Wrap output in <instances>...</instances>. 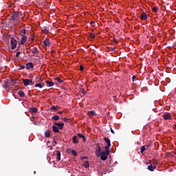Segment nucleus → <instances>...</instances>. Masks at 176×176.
Wrapping results in <instances>:
<instances>
[{"mask_svg":"<svg viewBox=\"0 0 176 176\" xmlns=\"http://www.w3.org/2000/svg\"><path fill=\"white\" fill-rule=\"evenodd\" d=\"M21 12L20 11L14 12V14L10 17V20H12V21H19L20 20V15Z\"/></svg>","mask_w":176,"mask_h":176,"instance_id":"f257e3e1","label":"nucleus"},{"mask_svg":"<svg viewBox=\"0 0 176 176\" xmlns=\"http://www.w3.org/2000/svg\"><path fill=\"white\" fill-rule=\"evenodd\" d=\"M110 152L111 151L109 149H105V151H103L101 153H100L99 155L101 160H107V159H108V155H109Z\"/></svg>","mask_w":176,"mask_h":176,"instance_id":"f03ea898","label":"nucleus"},{"mask_svg":"<svg viewBox=\"0 0 176 176\" xmlns=\"http://www.w3.org/2000/svg\"><path fill=\"white\" fill-rule=\"evenodd\" d=\"M11 43V49L14 50L16 49V46H17V41L14 38H12L10 40Z\"/></svg>","mask_w":176,"mask_h":176,"instance_id":"7ed1b4c3","label":"nucleus"},{"mask_svg":"<svg viewBox=\"0 0 176 176\" xmlns=\"http://www.w3.org/2000/svg\"><path fill=\"white\" fill-rule=\"evenodd\" d=\"M23 81L25 86H30V85H34L32 79H23Z\"/></svg>","mask_w":176,"mask_h":176,"instance_id":"20e7f679","label":"nucleus"},{"mask_svg":"<svg viewBox=\"0 0 176 176\" xmlns=\"http://www.w3.org/2000/svg\"><path fill=\"white\" fill-rule=\"evenodd\" d=\"M100 153H101V147L100 146V144L98 143L96 147V155L97 157H100Z\"/></svg>","mask_w":176,"mask_h":176,"instance_id":"39448f33","label":"nucleus"},{"mask_svg":"<svg viewBox=\"0 0 176 176\" xmlns=\"http://www.w3.org/2000/svg\"><path fill=\"white\" fill-rule=\"evenodd\" d=\"M104 142L107 144V146H104L105 149H109L111 148V140H109V138H104Z\"/></svg>","mask_w":176,"mask_h":176,"instance_id":"423d86ee","label":"nucleus"},{"mask_svg":"<svg viewBox=\"0 0 176 176\" xmlns=\"http://www.w3.org/2000/svg\"><path fill=\"white\" fill-rule=\"evenodd\" d=\"M163 118L165 120H171V119H173V116H171V113H166L163 116Z\"/></svg>","mask_w":176,"mask_h":176,"instance_id":"0eeeda50","label":"nucleus"},{"mask_svg":"<svg viewBox=\"0 0 176 176\" xmlns=\"http://www.w3.org/2000/svg\"><path fill=\"white\" fill-rule=\"evenodd\" d=\"M55 126L59 127V130H63L64 129V123L63 122H54Z\"/></svg>","mask_w":176,"mask_h":176,"instance_id":"6e6552de","label":"nucleus"},{"mask_svg":"<svg viewBox=\"0 0 176 176\" xmlns=\"http://www.w3.org/2000/svg\"><path fill=\"white\" fill-rule=\"evenodd\" d=\"M140 19L141 20H146V19H148V15H146V13L142 12L140 14Z\"/></svg>","mask_w":176,"mask_h":176,"instance_id":"1a4fd4ad","label":"nucleus"},{"mask_svg":"<svg viewBox=\"0 0 176 176\" xmlns=\"http://www.w3.org/2000/svg\"><path fill=\"white\" fill-rule=\"evenodd\" d=\"M56 160L58 162H60V160H61V153L58 151H56Z\"/></svg>","mask_w":176,"mask_h":176,"instance_id":"9d476101","label":"nucleus"},{"mask_svg":"<svg viewBox=\"0 0 176 176\" xmlns=\"http://www.w3.org/2000/svg\"><path fill=\"white\" fill-rule=\"evenodd\" d=\"M30 113H38V108L36 107L31 108L30 109Z\"/></svg>","mask_w":176,"mask_h":176,"instance_id":"9b49d317","label":"nucleus"},{"mask_svg":"<svg viewBox=\"0 0 176 176\" xmlns=\"http://www.w3.org/2000/svg\"><path fill=\"white\" fill-rule=\"evenodd\" d=\"M41 31L44 34H47V32H49V28L44 26L43 28H42Z\"/></svg>","mask_w":176,"mask_h":176,"instance_id":"f8f14e48","label":"nucleus"},{"mask_svg":"<svg viewBox=\"0 0 176 176\" xmlns=\"http://www.w3.org/2000/svg\"><path fill=\"white\" fill-rule=\"evenodd\" d=\"M27 69H31V68H34V64L32 63H28L26 64Z\"/></svg>","mask_w":176,"mask_h":176,"instance_id":"ddd939ff","label":"nucleus"},{"mask_svg":"<svg viewBox=\"0 0 176 176\" xmlns=\"http://www.w3.org/2000/svg\"><path fill=\"white\" fill-rule=\"evenodd\" d=\"M44 46H50V42L49 41V39L48 38H46L43 41V42Z\"/></svg>","mask_w":176,"mask_h":176,"instance_id":"4468645a","label":"nucleus"},{"mask_svg":"<svg viewBox=\"0 0 176 176\" xmlns=\"http://www.w3.org/2000/svg\"><path fill=\"white\" fill-rule=\"evenodd\" d=\"M147 168H148V170H149V171H155V168H156V166L151 164V165L148 166Z\"/></svg>","mask_w":176,"mask_h":176,"instance_id":"2eb2a0df","label":"nucleus"},{"mask_svg":"<svg viewBox=\"0 0 176 176\" xmlns=\"http://www.w3.org/2000/svg\"><path fill=\"white\" fill-rule=\"evenodd\" d=\"M27 42V36H22L21 40V45H24Z\"/></svg>","mask_w":176,"mask_h":176,"instance_id":"dca6fc26","label":"nucleus"},{"mask_svg":"<svg viewBox=\"0 0 176 176\" xmlns=\"http://www.w3.org/2000/svg\"><path fill=\"white\" fill-rule=\"evenodd\" d=\"M72 142L73 144H78V136L76 135H74L73 136V138H72Z\"/></svg>","mask_w":176,"mask_h":176,"instance_id":"f3484780","label":"nucleus"},{"mask_svg":"<svg viewBox=\"0 0 176 176\" xmlns=\"http://www.w3.org/2000/svg\"><path fill=\"white\" fill-rule=\"evenodd\" d=\"M77 135L79 137V138L83 139V142H86V138H85V135H83L82 133H78Z\"/></svg>","mask_w":176,"mask_h":176,"instance_id":"a211bd4d","label":"nucleus"},{"mask_svg":"<svg viewBox=\"0 0 176 176\" xmlns=\"http://www.w3.org/2000/svg\"><path fill=\"white\" fill-rule=\"evenodd\" d=\"M52 129L54 133H60V130H58V128L54 125L52 126Z\"/></svg>","mask_w":176,"mask_h":176,"instance_id":"6ab92c4d","label":"nucleus"},{"mask_svg":"<svg viewBox=\"0 0 176 176\" xmlns=\"http://www.w3.org/2000/svg\"><path fill=\"white\" fill-rule=\"evenodd\" d=\"M48 87H52L54 83L51 81H45Z\"/></svg>","mask_w":176,"mask_h":176,"instance_id":"aec40b11","label":"nucleus"},{"mask_svg":"<svg viewBox=\"0 0 176 176\" xmlns=\"http://www.w3.org/2000/svg\"><path fill=\"white\" fill-rule=\"evenodd\" d=\"M25 34H26V30L25 29H22L21 30V36H25Z\"/></svg>","mask_w":176,"mask_h":176,"instance_id":"412c9836","label":"nucleus"},{"mask_svg":"<svg viewBox=\"0 0 176 176\" xmlns=\"http://www.w3.org/2000/svg\"><path fill=\"white\" fill-rule=\"evenodd\" d=\"M39 53V51L38 50V48L34 47L32 50V54H38Z\"/></svg>","mask_w":176,"mask_h":176,"instance_id":"4be33fe9","label":"nucleus"},{"mask_svg":"<svg viewBox=\"0 0 176 176\" xmlns=\"http://www.w3.org/2000/svg\"><path fill=\"white\" fill-rule=\"evenodd\" d=\"M45 135L47 138H50V131H47L45 132Z\"/></svg>","mask_w":176,"mask_h":176,"instance_id":"5701e85b","label":"nucleus"},{"mask_svg":"<svg viewBox=\"0 0 176 176\" xmlns=\"http://www.w3.org/2000/svg\"><path fill=\"white\" fill-rule=\"evenodd\" d=\"M55 80H56V82H58V83H60V85H61V83H63L64 82L63 80L60 79V78H58V77L56 78Z\"/></svg>","mask_w":176,"mask_h":176,"instance_id":"b1692460","label":"nucleus"},{"mask_svg":"<svg viewBox=\"0 0 176 176\" xmlns=\"http://www.w3.org/2000/svg\"><path fill=\"white\" fill-rule=\"evenodd\" d=\"M146 151V148H145V146H143L140 148V153L142 155L144 153V151Z\"/></svg>","mask_w":176,"mask_h":176,"instance_id":"393cba45","label":"nucleus"},{"mask_svg":"<svg viewBox=\"0 0 176 176\" xmlns=\"http://www.w3.org/2000/svg\"><path fill=\"white\" fill-rule=\"evenodd\" d=\"M17 79L13 80V79H10V83L12 85H16V83H17Z\"/></svg>","mask_w":176,"mask_h":176,"instance_id":"a878e982","label":"nucleus"},{"mask_svg":"<svg viewBox=\"0 0 176 176\" xmlns=\"http://www.w3.org/2000/svg\"><path fill=\"white\" fill-rule=\"evenodd\" d=\"M88 115H91V116H95L96 115V111H90L88 112Z\"/></svg>","mask_w":176,"mask_h":176,"instance_id":"bb28decb","label":"nucleus"},{"mask_svg":"<svg viewBox=\"0 0 176 176\" xmlns=\"http://www.w3.org/2000/svg\"><path fill=\"white\" fill-rule=\"evenodd\" d=\"M52 119L53 120L56 121V120H58V119H60V117L58 116H52Z\"/></svg>","mask_w":176,"mask_h":176,"instance_id":"cd10ccee","label":"nucleus"},{"mask_svg":"<svg viewBox=\"0 0 176 176\" xmlns=\"http://www.w3.org/2000/svg\"><path fill=\"white\" fill-rule=\"evenodd\" d=\"M41 80H41V78L38 77V76H37V77L36 78L35 82H36V84H37V83H41Z\"/></svg>","mask_w":176,"mask_h":176,"instance_id":"c85d7f7f","label":"nucleus"},{"mask_svg":"<svg viewBox=\"0 0 176 176\" xmlns=\"http://www.w3.org/2000/svg\"><path fill=\"white\" fill-rule=\"evenodd\" d=\"M34 86L35 87H39L40 89H42V87H42V84H41L40 82L36 84Z\"/></svg>","mask_w":176,"mask_h":176,"instance_id":"c756f323","label":"nucleus"},{"mask_svg":"<svg viewBox=\"0 0 176 176\" xmlns=\"http://www.w3.org/2000/svg\"><path fill=\"white\" fill-rule=\"evenodd\" d=\"M19 94L20 97H24V96H25V94L23 91H19Z\"/></svg>","mask_w":176,"mask_h":176,"instance_id":"7c9ffc66","label":"nucleus"},{"mask_svg":"<svg viewBox=\"0 0 176 176\" xmlns=\"http://www.w3.org/2000/svg\"><path fill=\"white\" fill-rule=\"evenodd\" d=\"M72 155H73V156H78V153L75 150H72Z\"/></svg>","mask_w":176,"mask_h":176,"instance_id":"2f4dec72","label":"nucleus"},{"mask_svg":"<svg viewBox=\"0 0 176 176\" xmlns=\"http://www.w3.org/2000/svg\"><path fill=\"white\" fill-rule=\"evenodd\" d=\"M89 36L92 38V39H94L96 38V34H94V33H89Z\"/></svg>","mask_w":176,"mask_h":176,"instance_id":"473e14b6","label":"nucleus"},{"mask_svg":"<svg viewBox=\"0 0 176 176\" xmlns=\"http://www.w3.org/2000/svg\"><path fill=\"white\" fill-rule=\"evenodd\" d=\"M157 9L158 8L155 6L153 7L152 10L154 12V13H157Z\"/></svg>","mask_w":176,"mask_h":176,"instance_id":"72a5a7b5","label":"nucleus"},{"mask_svg":"<svg viewBox=\"0 0 176 176\" xmlns=\"http://www.w3.org/2000/svg\"><path fill=\"white\" fill-rule=\"evenodd\" d=\"M51 109H52V111H57V108L55 107V106H52V107H51Z\"/></svg>","mask_w":176,"mask_h":176,"instance_id":"f704fd0d","label":"nucleus"},{"mask_svg":"<svg viewBox=\"0 0 176 176\" xmlns=\"http://www.w3.org/2000/svg\"><path fill=\"white\" fill-rule=\"evenodd\" d=\"M40 84L42 85L43 87V86H45V82L42 80L40 81Z\"/></svg>","mask_w":176,"mask_h":176,"instance_id":"c9c22d12","label":"nucleus"},{"mask_svg":"<svg viewBox=\"0 0 176 176\" xmlns=\"http://www.w3.org/2000/svg\"><path fill=\"white\" fill-rule=\"evenodd\" d=\"M24 68H25V65H20L19 67V69H24Z\"/></svg>","mask_w":176,"mask_h":176,"instance_id":"e433bc0d","label":"nucleus"},{"mask_svg":"<svg viewBox=\"0 0 176 176\" xmlns=\"http://www.w3.org/2000/svg\"><path fill=\"white\" fill-rule=\"evenodd\" d=\"M94 21H91L90 23H89V24H90V25H91L92 27H95V25H93V24H94Z\"/></svg>","mask_w":176,"mask_h":176,"instance_id":"4c0bfd02","label":"nucleus"},{"mask_svg":"<svg viewBox=\"0 0 176 176\" xmlns=\"http://www.w3.org/2000/svg\"><path fill=\"white\" fill-rule=\"evenodd\" d=\"M83 69H85V68L83 67V65H80V71H83Z\"/></svg>","mask_w":176,"mask_h":176,"instance_id":"58836bf2","label":"nucleus"},{"mask_svg":"<svg viewBox=\"0 0 176 176\" xmlns=\"http://www.w3.org/2000/svg\"><path fill=\"white\" fill-rule=\"evenodd\" d=\"M63 122H68V118H62Z\"/></svg>","mask_w":176,"mask_h":176,"instance_id":"ea45409f","label":"nucleus"},{"mask_svg":"<svg viewBox=\"0 0 176 176\" xmlns=\"http://www.w3.org/2000/svg\"><path fill=\"white\" fill-rule=\"evenodd\" d=\"M107 173H108L107 169L103 170V173H104V174H107Z\"/></svg>","mask_w":176,"mask_h":176,"instance_id":"a19ab883","label":"nucleus"},{"mask_svg":"<svg viewBox=\"0 0 176 176\" xmlns=\"http://www.w3.org/2000/svg\"><path fill=\"white\" fill-rule=\"evenodd\" d=\"M85 167H87V168H89V162H86Z\"/></svg>","mask_w":176,"mask_h":176,"instance_id":"79ce46f5","label":"nucleus"},{"mask_svg":"<svg viewBox=\"0 0 176 176\" xmlns=\"http://www.w3.org/2000/svg\"><path fill=\"white\" fill-rule=\"evenodd\" d=\"M20 56V52H17L16 54V57H19Z\"/></svg>","mask_w":176,"mask_h":176,"instance_id":"37998d69","label":"nucleus"},{"mask_svg":"<svg viewBox=\"0 0 176 176\" xmlns=\"http://www.w3.org/2000/svg\"><path fill=\"white\" fill-rule=\"evenodd\" d=\"M134 79H135V76H132V82H134Z\"/></svg>","mask_w":176,"mask_h":176,"instance_id":"c03bdc74","label":"nucleus"},{"mask_svg":"<svg viewBox=\"0 0 176 176\" xmlns=\"http://www.w3.org/2000/svg\"><path fill=\"white\" fill-rule=\"evenodd\" d=\"M113 41L115 43H118V41H116V38H113Z\"/></svg>","mask_w":176,"mask_h":176,"instance_id":"a18cd8bd","label":"nucleus"},{"mask_svg":"<svg viewBox=\"0 0 176 176\" xmlns=\"http://www.w3.org/2000/svg\"><path fill=\"white\" fill-rule=\"evenodd\" d=\"M52 145H53V146H56L57 145V142L55 141L54 143Z\"/></svg>","mask_w":176,"mask_h":176,"instance_id":"49530a36","label":"nucleus"},{"mask_svg":"<svg viewBox=\"0 0 176 176\" xmlns=\"http://www.w3.org/2000/svg\"><path fill=\"white\" fill-rule=\"evenodd\" d=\"M111 132L112 133V134H115V131H113V129H111Z\"/></svg>","mask_w":176,"mask_h":176,"instance_id":"de8ad7c7","label":"nucleus"},{"mask_svg":"<svg viewBox=\"0 0 176 176\" xmlns=\"http://www.w3.org/2000/svg\"><path fill=\"white\" fill-rule=\"evenodd\" d=\"M58 115H63V111L58 112Z\"/></svg>","mask_w":176,"mask_h":176,"instance_id":"09e8293b","label":"nucleus"},{"mask_svg":"<svg viewBox=\"0 0 176 176\" xmlns=\"http://www.w3.org/2000/svg\"><path fill=\"white\" fill-rule=\"evenodd\" d=\"M173 130H176V124L173 125Z\"/></svg>","mask_w":176,"mask_h":176,"instance_id":"8fccbe9b","label":"nucleus"},{"mask_svg":"<svg viewBox=\"0 0 176 176\" xmlns=\"http://www.w3.org/2000/svg\"><path fill=\"white\" fill-rule=\"evenodd\" d=\"M67 152L68 153H71V149H67Z\"/></svg>","mask_w":176,"mask_h":176,"instance_id":"3c124183","label":"nucleus"},{"mask_svg":"<svg viewBox=\"0 0 176 176\" xmlns=\"http://www.w3.org/2000/svg\"><path fill=\"white\" fill-rule=\"evenodd\" d=\"M34 39H35V37L32 36V37L31 38V40L32 41V42H33Z\"/></svg>","mask_w":176,"mask_h":176,"instance_id":"603ef678","label":"nucleus"},{"mask_svg":"<svg viewBox=\"0 0 176 176\" xmlns=\"http://www.w3.org/2000/svg\"><path fill=\"white\" fill-rule=\"evenodd\" d=\"M115 49H116V48H115V47H114V48H111V52H113V51L115 50Z\"/></svg>","mask_w":176,"mask_h":176,"instance_id":"864d4df0","label":"nucleus"},{"mask_svg":"<svg viewBox=\"0 0 176 176\" xmlns=\"http://www.w3.org/2000/svg\"><path fill=\"white\" fill-rule=\"evenodd\" d=\"M54 53V51H51V54H53Z\"/></svg>","mask_w":176,"mask_h":176,"instance_id":"5fc2aeb1","label":"nucleus"},{"mask_svg":"<svg viewBox=\"0 0 176 176\" xmlns=\"http://www.w3.org/2000/svg\"><path fill=\"white\" fill-rule=\"evenodd\" d=\"M84 159H87V157H84Z\"/></svg>","mask_w":176,"mask_h":176,"instance_id":"6e6d98bb","label":"nucleus"},{"mask_svg":"<svg viewBox=\"0 0 176 176\" xmlns=\"http://www.w3.org/2000/svg\"><path fill=\"white\" fill-rule=\"evenodd\" d=\"M34 174H36V171H34Z\"/></svg>","mask_w":176,"mask_h":176,"instance_id":"4d7b16f0","label":"nucleus"},{"mask_svg":"<svg viewBox=\"0 0 176 176\" xmlns=\"http://www.w3.org/2000/svg\"><path fill=\"white\" fill-rule=\"evenodd\" d=\"M148 146H149V145L147 146V147H148Z\"/></svg>","mask_w":176,"mask_h":176,"instance_id":"13d9d810","label":"nucleus"}]
</instances>
